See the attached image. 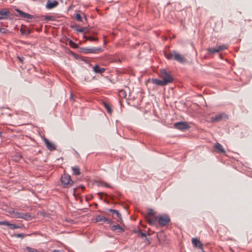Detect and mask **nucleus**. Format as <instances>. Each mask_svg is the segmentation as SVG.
Listing matches in <instances>:
<instances>
[{
    "mask_svg": "<svg viewBox=\"0 0 252 252\" xmlns=\"http://www.w3.org/2000/svg\"><path fill=\"white\" fill-rule=\"evenodd\" d=\"M228 116L225 113H220L216 115L215 116L210 118V122L211 123H217L223 120H227Z\"/></svg>",
    "mask_w": 252,
    "mask_h": 252,
    "instance_id": "nucleus-5",
    "label": "nucleus"
},
{
    "mask_svg": "<svg viewBox=\"0 0 252 252\" xmlns=\"http://www.w3.org/2000/svg\"><path fill=\"white\" fill-rule=\"evenodd\" d=\"M7 226H9V227L11 229H17V228H21L24 227V225H17L13 223H10L9 221L8 222Z\"/></svg>",
    "mask_w": 252,
    "mask_h": 252,
    "instance_id": "nucleus-24",
    "label": "nucleus"
},
{
    "mask_svg": "<svg viewBox=\"0 0 252 252\" xmlns=\"http://www.w3.org/2000/svg\"><path fill=\"white\" fill-rule=\"evenodd\" d=\"M152 81L153 84L160 86H164L167 85L166 83H165V81H164L163 80H159L158 79H153Z\"/></svg>",
    "mask_w": 252,
    "mask_h": 252,
    "instance_id": "nucleus-20",
    "label": "nucleus"
},
{
    "mask_svg": "<svg viewBox=\"0 0 252 252\" xmlns=\"http://www.w3.org/2000/svg\"><path fill=\"white\" fill-rule=\"evenodd\" d=\"M15 11L17 12L18 13V15H16V17H19L21 19H22L24 20H26V21L28 22H30L31 21L29 20V19H31L33 18V16L32 15H31L29 13H27L26 12H25L21 10L16 8Z\"/></svg>",
    "mask_w": 252,
    "mask_h": 252,
    "instance_id": "nucleus-4",
    "label": "nucleus"
},
{
    "mask_svg": "<svg viewBox=\"0 0 252 252\" xmlns=\"http://www.w3.org/2000/svg\"><path fill=\"white\" fill-rule=\"evenodd\" d=\"M83 28H84V32H88L89 31L88 27H83Z\"/></svg>",
    "mask_w": 252,
    "mask_h": 252,
    "instance_id": "nucleus-39",
    "label": "nucleus"
},
{
    "mask_svg": "<svg viewBox=\"0 0 252 252\" xmlns=\"http://www.w3.org/2000/svg\"><path fill=\"white\" fill-rule=\"evenodd\" d=\"M30 234H28V235H30ZM17 238H23L24 237L27 236V235H25L22 233H18V234H15L14 235Z\"/></svg>",
    "mask_w": 252,
    "mask_h": 252,
    "instance_id": "nucleus-35",
    "label": "nucleus"
},
{
    "mask_svg": "<svg viewBox=\"0 0 252 252\" xmlns=\"http://www.w3.org/2000/svg\"><path fill=\"white\" fill-rule=\"evenodd\" d=\"M20 32L21 33V34L26 35H29L32 32L31 30L27 29L26 27L24 28H21L20 29Z\"/></svg>",
    "mask_w": 252,
    "mask_h": 252,
    "instance_id": "nucleus-22",
    "label": "nucleus"
},
{
    "mask_svg": "<svg viewBox=\"0 0 252 252\" xmlns=\"http://www.w3.org/2000/svg\"><path fill=\"white\" fill-rule=\"evenodd\" d=\"M103 194H104V193H103V192H98V195H99V196L100 197H101V198L102 197V195H103Z\"/></svg>",
    "mask_w": 252,
    "mask_h": 252,
    "instance_id": "nucleus-40",
    "label": "nucleus"
},
{
    "mask_svg": "<svg viewBox=\"0 0 252 252\" xmlns=\"http://www.w3.org/2000/svg\"><path fill=\"white\" fill-rule=\"evenodd\" d=\"M174 128L181 131H185L189 129L190 126L186 122H179L174 124Z\"/></svg>",
    "mask_w": 252,
    "mask_h": 252,
    "instance_id": "nucleus-8",
    "label": "nucleus"
},
{
    "mask_svg": "<svg viewBox=\"0 0 252 252\" xmlns=\"http://www.w3.org/2000/svg\"><path fill=\"white\" fill-rule=\"evenodd\" d=\"M21 158H22V156L20 155V156H17V157L16 158V159H15V160H19Z\"/></svg>",
    "mask_w": 252,
    "mask_h": 252,
    "instance_id": "nucleus-41",
    "label": "nucleus"
},
{
    "mask_svg": "<svg viewBox=\"0 0 252 252\" xmlns=\"http://www.w3.org/2000/svg\"><path fill=\"white\" fill-rule=\"evenodd\" d=\"M225 49H226V46L224 45H222L218 46L217 48H208L207 49V51L210 53L214 54L215 53L219 52L221 51H223Z\"/></svg>",
    "mask_w": 252,
    "mask_h": 252,
    "instance_id": "nucleus-9",
    "label": "nucleus"
},
{
    "mask_svg": "<svg viewBox=\"0 0 252 252\" xmlns=\"http://www.w3.org/2000/svg\"><path fill=\"white\" fill-rule=\"evenodd\" d=\"M42 17H44L43 19L46 21H53L54 20V18L51 16H46Z\"/></svg>",
    "mask_w": 252,
    "mask_h": 252,
    "instance_id": "nucleus-34",
    "label": "nucleus"
},
{
    "mask_svg": "<svg viewBox=\"0 0 252 252\" xmlns=\"http://www.w3.org/2000/svg\"><path fill=\"white\" fill-rule=\"evenodd\" d=\"M44 143L46 146L47 148L50 150V151H53L56 149L55 145L50 142L48 139L44 138Z\"/></svg>",
    "mask_w": 252,
    "mask_h": 252,
    "instance_id": "nucleus-15",
    "label": "nucleus"
},
{
    "mask_svg": "<svg viewBox=\"0 0 252 252\" xmlns=\"http://www.w3.org/2000/svg\"><path fill=\"white\" fill-rule=\"evenodd\" d=\"M8 221H0V225H5L7 226Z\"/></svg>",
    "mask_w": 252,
    "mask_h": 252,
    "instance_id": "nucleus-36",
    "label": "nucleus"
},
{
    "mask_svg": "<svg viewBox=\"0 0 252 252\" xmlns=\"http://www.w3.org/2000/svg\"><path fill=\"white\" fill-rule=\"evenodd\" d=\"M135 232H136L138 234V236H140L142 238H146V233L142 232L141 230H138V231H135Z\"/></svg>",
    "mask_w": 252,
    "mask_h": 252,
    "instance_id": "nucleus-31",
    "label": "nucleus"
},
{
    "mask_svg": "<svg viewBox=\"0 0 252 252\" xmlns=\"http://www.w3.org/2000/svg\"><path fill=\"white\" fill-rule=\"evenodd\" d=\"M109 211L116 215V216L118 218V219L117 220V221L120 222H121V221H123L121 214L117 210L110 209L109 210Z\"/></svg>",
    "mask_w": 252,
    "mask_h": 252,
    "instance_id": "nucleus-21",
    "label": "nucleus"
},
{
    "mask_svg": "<svg viewBox=\"0 0 252 252\" xmlns=\"http://www.w3.org/2000/svg\"><path fill=\"white\" fill-rule=\"evenodd\" d=\"M95 221L96 222H106L108 223L111 224L113 222V220H110L108 218L102 216L101 215H97L95 217Z\"/></svg>",
    "mask_w": 252,
    "mask_h": 252,
    "instance_id": "nucleus-12",
    "label": "nucleus"
},
{
    "mask_svg": "<svg viewBox=\"0 0 252 252\" xmlns=\"http://www.w3.org/2000/svg\"><path fill=\"white\" fill-rule=\"evenodd\" d=\"M174 51H173L168 53H165L166 58L168 60L173 59L174 58L173 54H174Z\"/></svg>",
    "mask_w": 252,
    "mask_h": 252,
    "instance_id": "nucleus-28",
    "label": "nucleus"
},
{
    "mask_svg": "<svg viewBox=\"0 0 252 252\" xmlns=\"http://www.w3.org/2000/svg\"><path fill=\"white\" fill-rule=\"evenodd\" d=\"M118 95L119 97L121 98H126V93L125 91L123 90H121L118 92Z\"/></svg>",
    "mask_w": 252,
    "mask_h": 252,
    "instance_id": "nucleus-27",
    "label": "nucleus"
},
{
    "mask_svg": "<svg viewBox=\"0 0 252 252\" xmlns=\"http://www.w3.org/2000/svg\"><path fill=\"white\" fill-rule=\"evenodd\" d=\"M214 148L216 151L219 153H225V151L223 148L222 145L219 143H216L214 145Z\"/></svg>",
    "mask_w": 252,
    "mask_h": 252,
    "instance_id": "nucleus-18",
    "label": "nucleus"
},
{
    "mask_svg": "<svg viewBox=\"0 0 252 252\" xmlns=\"http://www.w3.org/2000/svg\"><path fill=\"white\" fill-rule=\"evenodd\" d=\"M12 214L15 218L16 219H23L26 220H31L32 218V216L29 213H23L19 212L16 211H12Z\"/></svg>",
    "mask_w": 252,
    "mask_h": 252,
    "instance_id": "nucleus-3",
    "label": "nucleus"
},
{
    "mask_svg": "<svg viewBox=\"0 0 252 252\" xmlns=\"http://www.w3.org/2000/svg\"><path fill=\"white\" fill-rule=\"evenodd\" d=\"M155 216V212H154L153 210L152 209H148V212H147V214L146 215V216H148V217H151V216Z\"/></svg>",
    "mask_w": 252,
    "mask_h": 252,
    "instance_id": "nucleus-30",
    "label": "nucleus"
},
{
    "mask_svg": "<svg viewBox=\"0 0 252 252\" xmlns=\"http://www.w3.org/2000/svg\"><path fill=\"white\" fill-rule=\"evenodd\" d=\"M72 97H73V95H72V94H71V95H70V98H71V99H72Z\"/></svg>",
    "mask_w": 252,
    "mask_h": 252,
    "instance_id": "nucleus-44",
    "label": "nucleus"
},
{
    "mask_svg": "<svg viewBox=\"0 0 252 252\" xmlns=\"http://www.w3.org/2000/svg\"><path fill=\"white\" fill-rule=\"evenodd\" d=\"M191 241L194 247L200 249L202 252H205L203 248V245L199 239L196 238H192Z\"/></svg>",
    "mask_w": 252,
    "mask_h": 252,
    "instance_id": "nucleus-10",
    "label": "nucleus"
},
{
    "mask_svg": "<svg viewBox=\"0 0 252 252\" xmlns=\"http://www.w3.org/2000/svg\"><path fill=\"white\" fill-rule=\"evenodd\" d=\"M103 186L106 187H110V186L107 184V183H104L103 184Z\"/></svg>",
    "mask_w": 252,
    "mask_h": 252,
    "instance_id": "nucleus-42",
    "label": "nucleus"
},
{
    "mask_svg": "<svg viewBox=\"0 0 252 252\" xmlns=\"http://www.w3.org/2000/svg\"><path fill=\"white\" fill-rule=\"evenodd\" d=\"M81 51L85 54L88 53H94L97 54L100 53L102 51V49L101 47H93V48H82Z\"/></svg>",
    "mask_w": 252,
    "mask_h": 252,
    "instance_id": "nucleus-6",
    "label": "nucleus"
},
{
    "mask_svg": "<svg viewBox=\"0 0 252 252\" xmlns=\"http://www.w3.org/2000/svg\"><path fill=\"white\" fill-rule=\"evenodd\" d=\"M17 58L18 59L19 61H20V62L21 63H23L24 58L23 57H19V56H18V57H17Z\"/></svg>",
    "mask_w": 252,
    "mask_h": 252,
    "instance_id": "nucleus-37",
    "label": "nucleus"
},
{
    "mask_svg": "<svg viewBox=\"0 0 252 252\" xmlns=\"http://www.w3.org/2000/svg\"><path fill=\"white\" fill-rule=\"evenodd\" d=\"M68 43H69V45L71 47H74V48L77 47V44L75 43H74L73 41H72L71 40H69Z\"/></svg>",
    "mask_w": 252,
    "mask_h": 252,
    "instance_id": "nucleus-33",
    "label": "nucleus"
},
{
    "mask_svg": "<svg viewBox=\"0 0 252 252\" xmlns=\"http://www.w3.org/2000/svg\"><path fill=\"white\" fill-rule=\"evenodd\" d=\"M61 181L62 186L64 188H68L73 183V181L71 180L70 176L65 173L61 176Z\"/></svg>",
    "mask_w": 252,
    "mask_h": 252,
    "instance_id": "nucleus-2",
    "label": "nucleus"
},
{
    "mask_svg": "<svg viewBox=\"0 0 252 252\" xmlns=\"http://www.w3.org/2000/svg\"><path fill=\"white\" fill-rule=\"evenodd\" d=\"M6 30L4 28H0V32L1 33H5L6 32Z\"/></svg>",
    "mask_w": 252,
    "mask_h": 252,
    "instance_id": "nucleus-38",
    "label": "nucleus"
},
{
    "mask_svg": "<svg viewBox=\"0 0 252 252\" xmlns=\"http://www.w3.org/2000/svg\"><path fill=\"white\" fill-rule=\"evenodd\" d=\"M173 59L175 60V61L180 63H183L186 62V59L183 56H182L178 52H177L176 51H174V54H173Z\"/></svg>",
    "mask_w": 252,
    "mask_h": 252,
    "instance_id": "nucleus-13",
    "label": "nucleus"
},
{
    "mask_svg": "<svg viewBox=\"0 0 252 252\" xmlns=\"http://www.w3.org/2000/svg\"><path fill=\"white\" fill-rule=\"evenodd\" d=\"M73 174L76 176L79 175L81 174L80 169L78 166H73L71 168Z\"/></svg>",
    "mask_w": 252,
    "mask_h": 252,
    "instance_id": "nucleus-23",
    "label": "nucleus"
},
{
    "mask_svg": "<svg viewBox=\"0 0 252 252\" xmlns=\"http://www.w3.org/2000/svg\"><path fill=\"white\" fill-rule=\"evenodd\" d=\"M2 136V133L0 131V137Z\"/></svg>",
    "mask_w": 252,
    "mask_h": 252,
    "instance_id": "nucleus-45",
    "label": "nucleus"
},
{
    "mask_svg": "<svg viewBox=\"0 0 252 252\" xmlns=\"http://www.w3.org/2000/svg\"><path fill=\"white\" fill-rule=\"evenodd\" d=\"M159 72L160 77L165 81L167 85L173 81L174 78L169 71H167L163 68L160 69Z\"/></svg>",
    "mask_w": 252,
    "mask_h": 252,
    "instance_id": "nucleus-1",
    "label": "nucleus"
},
{
    "mask_svg": "<svg viewBox=\"0 0 252 252\" xmlns=\"http://www.w3.org/2000/svg\"><path fill=\"white\" fill-rule=\"evenodd\" d=\"M59 4V2L55 0H48L46 4L47 9H51L56 7Z\"/></svg>",
    "mask_w": 252,
    "mask_h": 252,
    "instance_id": "nucleus-14",
    "label": "nucleus"
},
{
    "mask_svg": "<svg viewBox=\"0 0 252 252\" xmlns=\"http://www.w3.org/2000/svg\"><path fill=\"white\" fill-rule=\"evenodd\" d=\"M11 16L10 12L5 9H2L0 10V20L6 18Z\"/></svg>",
    "mask_w": 252,
    "mask_h": 252,
    "instance_id": "nucleus-16",
    "label": "nucleus"
},
{
    "mask_svg": "<svg viewBox=\"0 0 252 252\" xmlns=\"http://www.w3.org/2000/svg\"><path fill=\"white\" fill-rule=\"evenodd\" d=\"M170 221L169 217L166 215H162L158 217V223L161 226H165Z\"/></svg>",
    "mask_w": 252,
    "mask_h": 252,
    "instance_id": "nucleus-7",
    "label": "nucleus"
},
{
    "mask_svg": "<svg viewBox=\"0 0 252 252\" xmlns=\"http://www.w3.org/2000/svg\"><path fill=\"white\" fill-rule=\"evenodd\" d=\"M111 229L112 231H116L117 233H122L125 231V229L122 227L119 224H115L111 226Z\"/></svg>",
    "mask_w": 252,
    "mask_h": 252,
    "instance_id": "nucleus-17",
    "label": "nucleus"
},
{
    "mask_svg": "<svg viewBox=\"0 0 252 252\" xmlns=\"http://www.w3.org/2000/svg\"><path fill=\"white\" fill-rule=\"evenodd\" d=\"M85 80L86 81H89V80H88V78H87L86 77H85Z\"/></svg>",
    "mask_w": 252,
    "mask_h": 252,
    "instance_id": "nucleus-43",
    "label": "nucleus"
},
{
    "mask_svg": "<svg viewBox=\"0 0 252 252\" xmlns=\"http://www.w3.org/2000/svg\"><path fill=\"white\" fill-rule=\"evenodd\" d=\"M70 27L72 29H74L78 32H84V28H80L78 26L76 25H71Z\"/></svg>",
    "mask_w": 252,
    "mask_h": 252,
    "instance_id": "nucleus-25",
    "label": "nucleus"
},
{
    "mask_svg": "<svg viewBox=\"0 0 252 252\" xmlns=\"http://www.w3.org/2000/svg\"><path fill=\"white\" fill-rule=\"evenodd\" d=\"M106 69L104 67H100L98 65L96 64L93 67V71L96 73H102L104 72Z\"/></svg>",
    "mask_w": 252,
    "mask_h": 252,
    "instance_id": "nucleus-19",
    "label": "nucleus"
},
{
    "mask_svg": "<svg viewBox=\"0 0 252 252\" xmlns=\"http://www.w3.org/2000/svg\"><path fill=\"white\" fill-rule=\"evenodd\" d=\"M103 106L104 108L106 109L107 112L109 114H111L112 110L109 104L106 102H104Z\"/></svg>",
    "mask_w": 252,
    "mask_h": 252,
    "instance_id": "nucleus-26",
    "label": "nucleus"
},
{
    "mask_svg": "<svg viewBox=\"0 0 252 252\" xmlns=\"http://www.w3.org/2000/svg\"><path fill=\"white\" fill-rule=\"evenodd\" d=\"M84 38H86L87 40H90L91 41H94L97 40V38L92 36H87L86 35H84Z\"/></svg>",
    "mask_w": 252,
    "mask_h": 252,
    "instance_id": "nucleus-29",
    "label": "nucleus"
},
{
    "mask_svg": "<svg viewBox=\"0 0 252 252\" xmlns=\"http://www.w3.org/2000/svg\"><path fill=\"white\" fill-rule=\"evenodd\" d=\"M75 17L77 21L79 22H83V19L80 14H76Z\"/></svg>",
    "mask_w": 252,
    "mask_h": 252,
    "instance_id": "nucleus-32",
    "label": "nucleus"
},
{
    "mask_svg": "<svg viewBox=\"0 0 252 252\" xmlns=\"http://www.w3.org/2000/svg\"><path fill=\"white\" fill-rule=\"evenodd\" d=\"M145 217L148 223L152 226L155 225L157 221H158V217L157 216H153L151 217L146 216Z\"/></svg>",
    "mask_w": 252,
    "mask_h": 252,
    "instance_id": "nucleus-11",
    "label": "nucleus"
}]
</instances>
